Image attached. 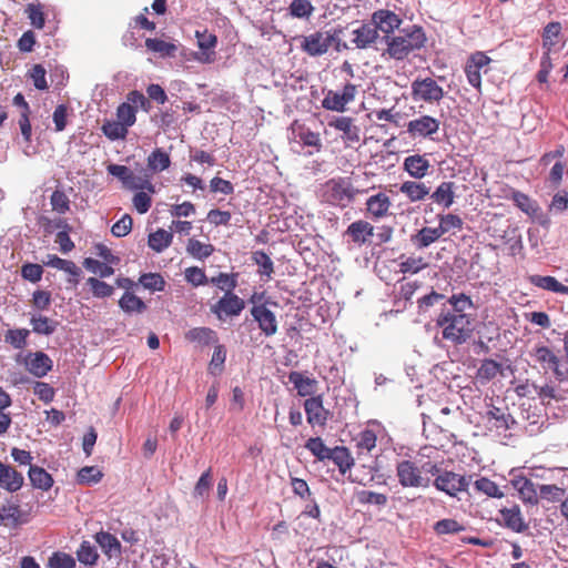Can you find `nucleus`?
I'll return each instance as SVG.
<instances>
[{
  "label": "nucleus",
  "instance_id": "f257e3e1",
  "mask_svg": "<svg viewBox=\"0 0 568 568\" xmlns=\"http://www.w3.org/2000/svg\"><path fill=\"white\" fill-rule=\"evenodd\" d=\"M450 308L443 307L436 318L442 337L454 345H462L473 334V317L467 313L474 308L473 300L465 293L453 294L448 300Z\"/></svg>",
  "mask_w": 568,
  "mask_h": 568
},
{
  "label": "nucleus",
  "instance_id": "f03ea898",
  "mask_svg": "<svg viewBox=\"0 0 568 568\" xmlns=\"http://www.w3.org/2000/svg\"><path fill=\"white\" fill-rule=\"evenodd\" d=\"M426 34L422 27L412 26L397 36H386L387 48L384 54L395 60H404L413 51L422 49L426 43Z\"/></svg>",
  "mask_w": 568,
  "mask_h": 568
},
{
  "label": "nucleus",
  "instance_id": "7ed1b4c3",
  "mask_svg": "<svg viewBox=\"0 0 568 568\" xmlns=\"http://www.w3.org/2000/svg\"><path fill=\"white\" fill-rule=\"evenodd\" d=\"M439 473V465L433 462H425L417 465L410 459H403L396 465L398 483L407 488H427L430 485V476Z\"/></svg>",
  "mask_w": 568,
  "mask_h": 568
},
{
  "label": "nucleus",
  "instance_id": "20e7f679",
  "mask_svg": "<svg viewBox=\"0 0 568 568\" xmlns=\"http://www.w3.org/2000/svg\"><path fill=\"white\" fill-rule=\"evenodd\" d=\"M529 355L545 372H552L557 381L568 382V367H565L560 357L550 347L536 344Z\"/></svg>",
  "mask_w": 568,
  "mask_h": 568
},
{
  "label": "nucleus",
  "instance_id": "39448f33",
  "mask_svg": "<svg viewBox=\"0 0 568 568\" xmlns=\"http://www.w3.org/2000/svg\"><path fill=\"white\" fill-rule=\"evenodd\" d=\"M357 192L347 179L338 178L326 182L324 197L333 205L346 207L354 201Z\"/></svg>",
  "mask_w": 568,
  "mask_h": 568
},
{
  "label": "nucleus",
  "instance_id": "423d86ee",
  "mask_svg": "<svg viewBox=\"0 0 568 568\" xmlns=\"http://www.w3.org/2000/svg\"><path fill=\"white\" fill-rule=\"evenodd\" d=\"M410 94L414 101L428 104L439 103L444 95V89L430 77H417L410 85Z\"/></svg>",
  "mask_w": 568,
  "mask_h": 568
},
{
  "label": "nucleus",
  "instance_id": "0eeeda50",
  "mask_svg": "<svg viewBox=\"0 0 568 568\" xmlns=\"http://www.w3.org/2000/svg\"><path fill=\"white\" fill-rule=\"evenodd\" d=\"M359 85L346 82L342 90H328L323 100L322 106L334 112H345L347 105L355 101Z\"/></svg>",
  "mask_w": 568,
  "mask_h": 568
},
{
  "label": "nucleus",
  "instance_id": "6e6552de",
  "mask_svg": "<svg viewBox=\"0 0 568 568\" xmlns=\"http://www.w3.org/2000/svg\"><path fill=\"white\" fill-rule=\"evenodd\" d=\"M471 476L466 477L464 475L444 470L439 468V473L435 475L433 485L436 489L444 491L450 497H457L459 493L468 490Z\"/></svg>",
  "mask_w": 568,
  "mask_h": 568
},
{
  "label": "nucleus",
  "instance_id": "1a4fd4ad",
  "mask_svg": "<svg viewBox=\"0 0 568 568\" xmlns=\"http://www.w3.org/2000/svg\"><path fill=\"white\" fill-rule=\"evenodd\" d=\"M297 40L303 52L311 57H320L328 51L334 41V36L329 32L316 31L308 36H300Z\"/></svg>",
  "mask_w": 568,
  "mask_h": 568
},
{
  "label": "nucleus",
  "instance_id": "9d476101",
  "mask_svg": "<svg viewBox=\"0 0 568 568\" xmlns=\"http://www.w3.org/2000/svg\"><path fill=\"white\" fill-rule=\"evenodd\" d=\"M439 126L440 121L438 119L424 114L407 123V132L415 139H433V135L439 131Z\"/></svg>",
  "mask_w": 568,
  "mask_h": 568
},
{
  "label": "nucleus",
  "instance_id": "9b49d317",
  "mask_svg": "<svg viewBox=\"0 0 568 568\" xmlns=\"http://www.w3.org/2000/svg\"><path fill=\"white\" fill-rule=\"evenodd\" d=\"M490 62V58L481 52L477 51L473 53L465 65V73L467 81L470 85H473L475 89L480 91L481 89V74L480 71L483 68L487 67Z\"/></svg>",
  "mask_w": 568,
  "mask_h": 568
},
{
  "label": "nucleus",
  "instance_id": "f8f14e48",
  "mask_svg": "<svg viewBox=\"0 0 568 568\" xmlns=\"http://www.w3.org/2000/svg\"><path fill=\"white\" fill-rule=\"evenodd\" d=\"M373 235L374 226L366 220H357L351 223L344 232V236L348 239V243L357 247L369 243Z\"/></svg>",
  "mask_w": 568,
  "mask_h": 568
},
{
  "label": "nucleus",
  "instance_id": "ddd939ff",
  "mask_svg": "<svg viewBox=\"0 0 568 568\" xmlns=\"http://www.w3.org/2000/svg\"><path fill=\"white\" fill-rule=\"evenodd\" d=\"M245 302L236 294L225 292L224 296L221 297L217 303L212 307V311L216 316L222 320L223 316H237L244 310Z\"/></svg>",
  "mask_w": 568,
  "mask_h": 568
},
{
  "label": "nucleus",
  "instance_id": "4468645a",
  "mask_svg": "<svg viewBox=\"0 0 568 568\" xmlns=\"http://www.w3.org/2000/svg\"><path fill=\"white\" fill-rule=\"evenodd\" d=\"M307 423L312 426L324 427L331 416V412L323 405L322 396H313L304 402Z\"/></svg>",
  "mask_w": 568,
  "mask_h": 568
},
{
  "label": "nucleus",
  "instance_id": "2eb2a0df",
  "mask_svg": "<svg viewBox=\"0 0 568 568\" xmlns=\"http://www.w3.org/2000/svg\"><path fill=\"white\" fill-rule=\"evenodd\" d=\"M366 216L373 221H378L389 215L392 201L384 192L371 195L365 203Z\"/></svg>",
  "mask_w": 568,
  "mask_h": 568
},
{
  "label": "nucleus",
  "instance_id": "dca6fc26",
  "mask_svg": "<svg viewBox=\"0 0 568 568\" xmlns=\"http://www.w3.org/2000/svg\"><path fill=\"white\" fill-rule=\"evenodd\" d=\"M251 315L254 321L257 322L258 328L266 337L277 333L276 316L265 304L254 305L251 308Z\"/></svg>",
  "mask_w": 568,
  "mask_h": 568
},
{
  "label": "nucleus",
  "instance_id": "f3484780",
  "mask_svg": "<svg viewBox=\"0 0 568 568\" xmlns=\"http://www.w3.org/2000/svg\"><path fill=\"white\" fill-rule=\"evenodd\" d=\"M499 516L500 519H498V521L514 532L519 534L528 529V525L525 523L520 507L518 505L500 509Z\"/></svg>",
  "mask_w": 568,
  "mask_h": 568
},
{
  "label": "nucleus",
  "instance_id": "a211bd4d",
  "mask_svg": "<svg viewBox=\"0 0 568 568\" xmlns=\"http://www.w3.org/2000/svg\"><path fill=\"white\" fill-rule=\"evenodd\" d=\"M331 128L343 132L342 139L346 145L351 146L358 143L361 140L359 128L354 123V120L349 116H339L328 123Z\"/></svg>",
  "mask_w": 568,
  "mask_h": 568
},
{
  "label": "nucleus",
  "instance_id": "6ab92c4d",
  "mask_svg": "<svg viewBox=\"0 0 568 568\" xmlns=\"http://www.w3.org/2000/svg\"><path fill=\"white\" fill-rule=\"evenodd\" d=\"M94 539L109 559H121L122 545L114 535L101 530L94 535Z\"/></svg>",
  "mask_w": 568,
  "mask_h": 568
},
{
  "label": "nucleus",
  "instance_id": "aec40b11",
  "mask_svg": "<svg viewBox=\"0 0 568 568\" xmlns=\"http://www.w3.org/2000/svg\"><path fill=\"white\" fill-rule=\"evenodd\" d=\"M26 366L30 374L40 378L52 369V359L43 352L30 353L26 358Z\"/></svg>",
  "mask_w": 568,
  "mask_h": 568
},
{
  "label": "nucleus",
  "instance_id": "412c9836",
  "mask_svg": "<svg viewBox=\"0 0 568 568\" xmlns=\"http://www.w3.org/2000/svg\"><path fill=\"white\" fill-rule=\"evenodd\" d=\"M372 23L376 27V31L381 30L388 36L399 28L402 19L393 11L378 10L373 13Z\"/></svg>",
  "mask_w": 568,
  "mask_h": 568
},
{
  "label": "nucleus",
  "instance_id": "4be33fe9",
  "mask_svg": "<svg viewBox=\"0 0 568 568\" xmlns=\"http://www.w3.org/2000/svg\"><path fill=\"white\" fill-rule=\"evenodd\" d=\"M23 481L24 478L21 473L9 465L0 463V488L14 493L22 487Z\"/></svg>",
  "mask_w": 568,
  "mask_h": 568
},
{
  "label": "nucleus",
  "instance_id": "5701e85b",
  "mask_svg": "<svg viewBox=\"0 0 568 568\" xmlns=\"http://www.w3.org/2000/svg\"><path fill=\"white\" fill-rule=\"evenodd\" d=\"M486 419L491 423L496 429L507 430L510 429L511 425L515 424V419L508 412V407H497L490 405L487 413Z\"/></svg>",
  "mask_w": 568,
  "mask_h": 568
},
{
  "label": "nucleus",
  "instance_id": "b1692460",
  "mask_svg": "<svg viewBox=\"0 0 568 568\" xmlns=\"http://www.w3.org/2000/svg\"><path fill=\"white\" fill-rule=\"evenodd\" d=\"M292 132L294 136L303 143L305 146H312L316 152L322 150V141L321 135L317 132L312 131L305 124L298 123L295 121L292 124Z\"/></svg>",
  "mask_w": 568,
  "mask_h": 568
},
{
  "label": "nucleus",
  "instance_id": "393cba45",
  "mask_svg": "<svg viewBox=\"0 0 568 568\" xmlns=\"http://www.w3.org/2000/svg\"><path fill=\"white\" fill-rule=\"evenodd\" d=\"M403 168L412 178L420 180L427 175L430 163L425 155L414 154L404 159Z\"/></svg>",
  "mask_w": 568,
  "mask_h": 568
},
{
  "label": "nucleus",
  "instance_id": "a878e982",
  "mask_svg": "<svg viewBox=\"0 0 568 568\" xmlns=\"http://www.w3.org/2000/svg\"><path fill=\"white\" fill-rule=\"evenodd\" d=\"M197 44L201 50L200 55L196 57V60L203 63H212L215 61V52L211 49L215 48L217 43V38L215 34L207 33L206 31L200 32L196 31Z\"/></svg>",
  "mask_w": 568,
  "mask_h": 568
},
{
  "label": "nucleus",
  "instance_id": "bb28decb",
  "mask_svg": "<svg viewBox=\"0 0 568 568\" xmlns=\"http://www.w3.org/2000/svg\"><path fill=\"white\" fill-rule=\"evenodd\" d=\"M106 170L109 174L118 178L122 182L123 186L129 190L143 187L140 183V179L125 165L110 164Z\"/></svg>",
  "mask_w": 568,
  "mask_h": 568
},
{
  "label": "nucleus",
  "instance_id": "cd10ccee",
  "mask_svg": "<svg viewBox=\"0 0 568 568\" xmlns=\"http://www.w3.org/2000/svg\"><path fill=\"white\" fill-rule=\"evenodd\" d=\"M509 195H506V199H510L515 205L526 213L528 216H536L540 210L537 201L532 200L529 195L517 191L515 189H509Z\"/></svg>",
  "mask_w": 568,
  "mask_h": 568
},
{
  "label": "nucleus",
  "instance_id": "c85d7f7f",
  "mask_svg": "<svg viewBox=\"0 0 568 568\" xmlns=\"http://www.w3.org/2000/svg\"><path fill=\"white\" fill-rule=\"evenodd\" d=\"M354 38L352 42L358 49H365L369 47L378 37L376 27L373 23H363L357 29L353 30Z\"/></svg>",
  "mask_w": 568,
  "mask_h": 568
},
{
  "label": "nucleus",
  "instance_id": "c756f323",
  "mask_svg": "<svg viewBox=\"0 0 568 568\" xmlns=\"http://www.w3.org/2000/svg\"><path fill=\"white\" fill-rule=\"evenodd\" d=\"M442 233L437 227L424 226L417 233L410 236L413 245L417 248H425L437 242L442 237Z\"/></svg>",
  "mask_w": 568,
  "mask_h": 568
},
{
  "label": "nucleus",
  "instance_id": "7c9ffc66",
  "mask_svg": "<svg viewBox=\"0 0 568 568\" xmlns=\"http://www.w3.org/2000/svg\"><path fill=\"white\" fill-rule=\"evenodd\" d=\"M529 283L545 291L568 295V286L561 284L554 276L530 275Z\"/></svg>",
  "mask_w": 568,
  "mask_h": 568
},
{
  "label": "nucleus",
  "instance_id": "2f4dec72",
  "mask_svg": "<svg viewBox=\"0 0 568 568\" xmlns=\"http://www.w3.org/2000/svg\"><path fill=\"white\" fill-rule=\"evenodd\" d=\"M399 191L410 202L423 201L429 194V187L423 182L405 181L400 184Z\"/></svg>",
  "mask_w": 568,
  "mask_h": 568
},
{
  "label": "nucleus",
  "instance_id": "473e14b6",
  "mask_svg": "<svg viewBox=\"0 0 568 568\" xmlns=\"http://www.w3.org/2000/svg\"><path fill=\"white\" fill-rule=\"evenodd\" d=\"M337 467L341 474H346L354 466V458L345 446H335L328 457Z\"/></svg>",
  "mask_w": 568,
  "mask_h": 568
},
{
  "label": "nucleus",
  "instance_id": "72a5a7b5",
  "mask_svg": "<svg viewBox=\"0 0 568 568\" xmlns=\"http://www.w3.org/2000/svg\"><path fill=\"white\" fill-rule=\"evenodd\" d=\"M28 475L34 488L47 491L53 486L52 476L42 467L31 465Z\"/></svg>",
  "mask_w": 568,
  "mask_h": 568
},
{
  "label": "nucleus",
  "instance_id": "f704fd0d",
  "mask_svg": "<svg viewBox=\"0 0 568 568\" xmlns=\"http://www.w3.org/2000/svg\"><path fill=\"white\" fill-rule=\"evenodd\" d=\"M288 381L294 385L297 394L302 397L312 395L317 384L316 379L304 376L300 372H291L288 374Z\"/></svg>",
  "mask_w": 568,
  "mask_h": 568
},
{
  "label": "nucleus",
  "instance_id": "c9c22d12",
  "mask_svg": "<svg viewBox=\"0 0 568 568\" xmlns=\"http://www.w3.org/2000/svg\"><path fill=\"white\" fill-rule=\"evenodd\" d=\"M430 199L438 205L448 209L453 205L455 199L454 183L442 182L437 189L432 193Z\"/></svg>",
  "mask_w": 568,
  "mask_h": 568
},
{
  "label": "nucleus",
  "instance_id": "e433bc0d",
  "mask_svg": "<svg viewBox=\"0 0 568 568\" xmlns=\"http://www.w3.org/2000/svg\"><path fill=\"white\" fill-rule=\"evenodd\" d=\"M185 338L202 346L217 342L216 333L210 327H194L185 333Z\"/></svg>",
  "mask_w": 568,
  "mask_h": 568
},
{
  "label": "nucleus",
  "instance_id": "4c0bfd02",
  "mask_svg": "<svg viewBox=\"0 0 568 568\" xmlns=\"http://www.w3.org/2000/svg\"><path fill=\"white\" fill-rule=\"evenodd\" d=\"M172 241L173 234L171 232L159 229L149 234L148 244L153 251L161 253L172 244Z\"/></svg>",
  "mask_w": 568,
  "mask_h": 568
},
{
  "label": "nucleus",
  "instance_id": "58836bf2",
  "mask_svg": "<svg viewBox=\"0 0 568 568\" xmlns=\"http://www.w3.org/2000/svg\"><path fill=\"white\" fill-rule=\"evenodd\" d=\"M148 168L152 172H162L170 168L171 159L170 155L161 148L153 150L148 156Z\"/></svg>",
  "mask_w": 568,
  "mask_h": 568
},
{
  "label": "nucleus",
  "instance_id": "ea45409f",
  "mask_svg": "<svg viewBox=\"0 0 568 568\" xmlns=\"http://www.w3.org/2000/svg\"><path fill=\"white\" fill-rule=\"evenodd\" d=\"M514 487L518 490L524 501L536 504L538 501V493L535 488L534 483L526 478L519 477L513 481Z\"/></svg>",
  "mask_w": 568,
  "mask_h": 568
},
{
  "label": "nucleus",
  "instance_id": "a19ab883",
  "mask_svg": "<svg viewBox=\"0 0 568 568\" xmlns=\"http://www.w3.org/2000/svg\"><path fill=\"white\" fill-rule=\"evenodd\" d=\"M399 272L403 274H417L428 267V262L423 256H400Z\"/></svg>",
  "mask_w": 568,
  "mask_h": 568
},
{
  "label": "nucleus",
  "instance_id": "79ce46f5",
  "mask_svg": "<svg viewBox=\"0 0 568 568\" xmlns=\"http://www.w3.org/2000/svg\"><path fill=\"white\" fill-rule=\"evenodd\" d=\"M77 558L84 566H95L99 560V554L90 541L83 540L77 550Z\"/></svg>",
  "mask_w": 568,
  "mask_h": 568
},
{
  "label": "nucleus",
  "instance_id": "37998d69",
  "mask_svg": "<svg viewBox=\"0 0 568 568\" xmlns=\"http://www.w3.org/2000/svg\"><path fill=\"white\" fill-rule=\"evenodd\" d=\"M30 323L32 325V331L40 335H51L55 332L59 323L54 320H51L47 316H32L30 318Z\"/></svg>",
  "mask_w": 568,
  "mask_h": 568
},
{
  "label": "nucleus",
  "instance_id": "c03bdc74",
  "mask_svg": "<svg viewBox=\"0 0 568 568\" xmlns=\"http://www.w3.org/2000/svg\"><path fill=\"white\" fill-rule=\"evenodd\" d=\"M119 306L126 313H142L145 311V303L133 293L125 292L119 301Z\"/></svg>",
  "mask_w": 568,
  "mask_h": 568
},
{
  "label": "nucleus",
  "instance_id": "a18cd8bd",
  "mask_svg": "<svg viewBox=\"0 0 568 568\" xmlns=\"http://www.w3.org/2000/svg\"><path fill=\"white\" fill-rule=\"evenodd\" d=\"M474 488L477 493L486 495L491 498H503L504 493L499 489L498 485L487 477H480L475 480Z\"/></svg>",
  "mask_w": 568,
  "mask_h": 568
},
{
  "label": "nucleus",
  "instance_id": "49530a36",
  "mask_svg": "<svg viewBox=\"0 0 568 568\" xmlns=\"http://www.w3.org/2000/svg\"><path fill=\"white\" fill-rule=\"evenodd\" d=\"M145 47L149 51L160 53L162 57H174L176 53V45L161 39L148 38Z\"/></svg>",
  "mask_w": 568,
  "mask_h": 568
},
{
  "label": "nucleus",
  "instance_id": "de8ad7c7",
  "mask_svg": "<svg viewBox=\"0 0 568 568\" xmlns=\"http://www.w3.org/2000/svg\"><path fill=\"white\" fill-rule=\"evenodd\" d=\"M315 8L310 0H293L288 7L292 18L310 19Z\"/></svg>",
  "mask_w": 568,
  "mask_h": 568
},
{
  "label": "nucleus",
  "instance_id": "09e8293b",
  "mask_svg": "<svg viewBox=\"0 0 568 568\" xmlns=\"http://www.w3.org/2000/svg\"><path fill=\"white\" fill-rule=\"evenodd\" d=\"M305 448L321 462L328 459L332 452V448L327 447L321 437L308 438Z\"/></svg>",
  "mask_w": 568,
  "mask_h": 568
},
{
  "label": "nucleus",
  "instance_id": "8fccbe9b",
  "mask_svg": "<svg viewBox=\"0 0 568 568\" xmlns=\"http://www.w3.org/2000/svg\"><path fill=\"white\" fill-rule=\"evenodd\" d=\"M436 535H453L465 530L464 525L453 518H445L436 521L433 526Z\"/></svg>",
  "mask_w": 568,
  "mask_h": 568
},
{
  "label": "nucleus",
  "instance_id": "3c124183",
  "mask_svg": "<svg viewBox=\"0 0 568 568\" xmlns=\"http://www.w3.org/2000/svg\"><path fill=\"white\" fill-rule=\"evenodd\" d=\"M501 372V365L494 359H484L477 371V378L481 382H488L495 378Z\"/></svg>",
  "mask_w": 568,
  "mask_h": 568
},
{
  "label": "nucleus",
  "instance_id": "603ef678",
  "mask_svg": "<svg viewBox=\"0 0 568 568\" xmlns=\"http://www.w3.org/2000/svg\"><path fill=\"white\" fill-rule=\"evenodd\" d=\"M186 251L193 257L203 260L214 252V246L212 244L202 243L196 239H190L187 241Z\"/></svg>",
  "mask_w": 568,
  "mask_h": 568
},
{
  "label": "nucleus",
  "instance_id": "864d4df0",
  "mask_svg": "<svg viewBox=\"0 0 568 568\" xmlns=\"http://www.w3.org/2000/svg\"><path fill=\"white\" fill-rule=\"evenodd\" d=\"M252 261L258 266V274L271 277L274 273V264L271 257L264 251H255L252 254Z\"/></svg>",
  "mask_w": 568,
  "mask_h": 568
},
{
  "label": "nucleus",
  "instance_id": "5fc2aeb1",
  "mask_svg": "<svg viewBox=\"0 0 568 568\" xmlns=\"http://www.w3.org/2000/svg\"><path fill=\"white\" fill-rule=\"evenodd\" d=\"M560 31H561V24H560V22H557V21L549 22L544 28L542 44H544V48L547 49L548 53L551 50V48L557 44Z\"/></svg>",
  "mask_w": 568,
  "mask_h": 568
},
{
  "label": "nucleus",
  "instance_id": "6e6d98bb",
  "mask_svg": "<svg viewBox=\"0 0 568 568\" xmlns=\"http://www.w3.org/2000/svg\"><path fill=\"white\" fill-rule=\"evenodd\" d=\"M103 134L114 141L124 139L128 134V128L123 123L114 120L105 121L101 128Z\"/></svg>",
  "mask_w": 568,
  "mask_h": 568
},
{
  "label": "nucleus",
  "instance_id": "4d7b16f0",
  "mask_svg": "<svg viewBox=\"0 0 568 568\" xmlns=\"http://www.w3.org/2000/svg\"><path fill=\"white\" fill-rule=\"evenodd\" d=\"M83 266L94 273L98 274L100 277H109L114 274V268L111 266L110 263L106 262H100L92 257H87L83 261Z\"/></svg>",
  "mask_w": 568,
  "mask_h": 568
},
{
  "label": "nucleus",
  "instance_id": "13d9d810",
  "mask_svg": "<svg viewBox=\"0 0 568 568\" xmlns=\"http://www.w3.org/2000/svg\"><path fill=\"white\" fill-rule=\"evenodd\" d=\"M75 559L67 552L54 551L48 559V568H75Z\"/></svg>",
  "mask_w": 568,
  "mask_h": 568
},
{
  "label": "nucleus",
  "instance_id": "bf43d9fd",
  "mask_svg": "<svg viewBox=\"0 0 568 568\" xmlns=\"http://www.w3.org/2000/svg\"><path fill=\"white\" fill-rule=\"evenodd\" d=\"M103 477L102 471L95 466H85L78 471L77 480L82 485L99 483Z\"/></svg>",
  "mask_w": 568,
  "mask_h": 568
},
{
  "label": "nucleus",
  "instance_id": "052dcab7",
  "mask_svg": "<svg viewBox=\"0 0 568 568\" xmlns=\"http://www.w3.org/2000/svg\"><path fill=\"white\" fill-rule=\"evenodd\" d=\"M30 332L27 328L9 329L4 335V342L13 348L21 349L27 345V338Z\"/></svg>",
  "mask_w": 568,
  "mask_h": 568
},
{
  "label": "nucleus",
  "instance_id": "680f3d73",
  "mask_svg": "<svg viewBox=\"0 0 568 568\" xmlns=\"http://www.w3.org/2000/svg\"><path fill=\"white\" fill-rule=\"evenodd\" d=\"M355 440L361 452L369 453L376 447L377 436L374 430L366 428L357 435Z\"/></svg>",
  "mask_w": 568,
  "mask_h": 568
},
{
  "label": "nucleus",
  "instance_id": "e2e57ef3",
  "mask_svg": "<svg viewBox=\"0 0 568 568\" xmlns=\"http://www.w3.org/2000/svg\"><path fill=\"white\" fill-rule=\"evenodd\" d=\"M87 284L90 286L94 297L104 298L110 297L114 293V287L95 277H89Z\"/></svg>",
  "mask_w": 568,
  "mask_h": 568
},
{
  "label": "nucleus",
  "instance_id": "0e129e2a",
  "mask_svg": "<svg viewBox=\"0 0 568 568\" xmlns=\"http://www.w3.org/2000/svg\"><path fill=\"white\" fill-rule=\"evenodd\" d=\"M118 121L123 123L125 128L132 126L136 120L135 108L128 103H121L116 109Z\"/></svg>",
  "mask_w": 568,
  "mask_h": 568
},
{
  "label": "nucleus",
  "instance_id": "69168bd1",
  "mask_svg": "<svg viewBox=\"0 0 568 568\" xmlns=\"http://www.w3.org/2000/svg\"><path fill=\"white\" fill-rule=\"evenodd\" d=\"M237 274L220 273L209 280V283L216 285L225 292H231L237 286Z\"/></svg>",
  "mask_w": 568,
  "mask_h": 568
},
{
  "label": "nucleus",
  "instance_id": "338daca9",
  "mask_svg": "<svg viewBox=\"0 0 568 568\" xmlns=\"http://www.w3.org/2000/svg\"><path fill=\"white\" fill-rule=\"evenodd\" d=\"M226 359V349L223 345H216L209 364V372L213 375H217L223 371V366Z\"/></svg>",
  "mask_w": 568,
  "mask_h": 568
},
{
  "label": "nucleus",
  "instance_id": "774afa93",
  "mask_svg": "<svg viewBox=\"0 0 568 568\" xmlns=\"http://www.w3.org/2000/svg\"><path fill=\"white\" fill-rule=\"evenodd\" d=\"M438 229L442 235L446 234L453 229L460 230L463 227V220L456 214H440L438 215Z\"/></svg>",
  "mask_w": 568,
  "mask_h": 568
}]
</instances>
